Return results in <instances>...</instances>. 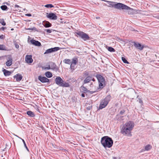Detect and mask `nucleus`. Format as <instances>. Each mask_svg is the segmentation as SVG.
<instances>
[{
    "label": "nucleus",
    "instance_id": "29",
    "mask_svg": "<svg viewBox=\"0 0 159 159\" xmlns=\"http://www.w3.org/2000/svg\"><path fill=\"white\" fill-rule=\"evenodd\" d=\"M1 9L2 10H7L8 9L6 5H2L1 7Z\"/></svg>",
    "mask_w": 159,
    "mask_h": 159
},
{
    "label": "nucleus",
    "instance_id": "2",
    "mask_svg": "<svg viewBox=\"0 0 159 159\" xmlns=\"http://www.w3.org/2000/svg\"><path fill=\"white\" fill-rule=\"evenodd\" d=\"M101 142L102 146L105 148H110L113 144L112 139L108 136H105L101 138Z\"/></svg>",
    "mask_w": 159,
    "mask_h": 159
},
{
    "label": "nucleus",
    "instance_id": "21",
    "mask_svg": "<svg viewBox=\"0 0 159 159\" xmlns=\"http://www.w3.org/2000/svg\"><path fill=\"white\" fill-rule=\"evenodd\" d=\"M80 89L82 90L83 92L84 93H86L88 92H89L85 87L83 86H82L80 87Z\"/></svg>",
    "mask_w": 159,
    "mask_h": 159
},
{
    "label": "nucleus",
    "instance_id": "18",
    "mask_svg": "<svg viewBox=\"0 0 159 159\" xmlns=\"http://www.w3.org/2000/svg\"><path fill=\"white\" fill-rule=\"evenodd\" d=\"M49 63V65L50 66L51 69L54 70H57L58 69L57 66L55 63L52 62H51Z\"/></svg>",
    "mask_w": 159,
    "mask_h": 159
},
{
    "label": "nucleus",
    "instance_id": "45",
    "mask_svg": "<svg viewBox=\"0 0 159 159\" xmlns=\"http://www.w3.org/2000/svg\"><path fill=\"white\" fill-rule=\"evenodd\" d=\"M4 36L3 35H2L0 36V39H3Z\"/></svg>",
    "mask_w": 159,
    "mask_h": 159
},
{
    "label": "nucleus",
    "instance_id": "24",
    "mask_svg": "<svg viewBox=\"0 0 159 159\" xmlns=\"http://www.w3.org/2000/svg\"><path fill=\"white\" fill-rule=\"evenodd\" d=\"M63 62L66 64H71V60L69 59H66L63 60Z\"/></svg>",
    "mask_w": 159,
    "mask_h": 159
},
{
    "label": "nucleus",
    "instance_id": "38",
    "mask_svg": "<svg viewBox=\"0 0 159 159\" xmlns=\"http://www.w3.org/2000/svg\"><path fill=\"white\" fill-rule=\"evenodd\" d=\"M125 112V111L124 110H123L120 111V114L121 115H123L124 113Z\"/></svg>",
    "mask_w": 159,
    "mask_h": 159
},
{
    "label": "nucleus",
    "instance_id": "31",
    "mask_svg": "<svg viewBox=\"0 0 159 159\" xmlns=\"http://www.w3.org/2000/svg\"><path fill=\"white\" fill-rule=\"evenodd\" d=\"M0 23L3 25H6V23L5 22L3 19H0Z\"/></svg>",
    "mask_w": 159,
    "mask_h": 159
},
{
    "label": "nucleus",
    "instance_id": "50",
    "mask_svg": "<svg viewBox=\"0 0 159 159\" xmlns=\"http://www.w3.org/2000/svg\"><path fill=\"white\" fill-rule=\"evenodd\" d=\"M11 30H14V29H13V28H12V29H11Z\"/></svg>",
    "mask_w": 159,
    "mask_h": 159
},
{
    "label": "nucleus",
    "instance_id": "12",
    "mask_svg": "<svg viewBox=\"0 0 159 159\" xmlns=\"http://www.w3.org/2000/svg\"><path fill=\"white\" fill-rule=\"evenodd\" d=\"M25 61L27 63H31L33 61L32 55H26L25 57Z\"/></svg>",
    "mask_w": 159,
    "mask_h": 159
},
{
    "label": "nucleus",
    "instance_id": "23",
    "mask_svg": "<svg viewBox=\"0 0 159 159\" xmlns=\"http://www.w3.org/2000/svg\"><path fill=\"white\" fill-rule=\"evenodd\" d=\"M45 75L48 78H51L52 77V75L51 72L47 71L45 73Z\"/></svg>",
    "mask_w": 159,
    "mask_h": 159
},
{
    "label": "nucleus",
    "instance_id": "28",
    "mask_svg": "<svg viewBox=\"0 0 159 159\" xmlns=\"http://www.w3.org/2000/svg\"><path fill=\"white\" fill-rule=\"evenodd\" d=\"M18 137L20 139L22 140V141H23V143H24V146H25V147L26 148V149L27 150V151H29V149H28V148L27 147V146H26V143H25V141L23 139H22L21 138H20V137H18Z\"/></svg>",
    "mask_w": 159,
    "mask_h": 159
},
{
    "label": "nucleus",
    "instance_id": "5",
    "mask_svg": "<svg viewBox=\"0 0 159 159\" xmlns=\"http://www.w3.org/2000/svg\"><path fill=\"white\" fill-rule=\"evenodd\" d=\"M99 83V87L100 88H103L104 86L105 80L104 78L100 75L97 74L96 76Z\"/></svg>",
    "mask_w": 159,
    "mask_h": 159
},
{
    "label": "nucleus",
    "instance_id": "16",
    "mask_svg": "<svg viewBox=\"0 0 159 159\" xmlns=\"http://www.w3.org/2000/svg\"><path fill=\"white\" fill-rule=\"evenodd\" d=\"M43 24L46 28H48L52 26V24L48 21L45 20L43 21Z\"/></svg>",
    "mask_w": 159,
    "mask_h": 159
},
{
    "label": "nucleus",
    "instance_id": "33",
    "mask_svg": "<svg viewBox=\"0 0 159 159\" xmlns=\"http://www.w3.org/2000/svg\"><path fill=\"white\" fill-rule=\"evenodd\" d=\"M122 61L125 63L129 64V62L127 61L126 59L124 57H122Z\"/></svg>",
    "mask_w": 159,
    "mask_h": 159
},
{
    "label": "nucleus",
    "instance_id": "22",
    "mask_svg": "<svg viewBox=\"0 0 159 159\" xmlns=\"http://www.w3.org/2000/svg\"><path fill=\"white\" fill-rule=\"evenodd\" d=\"M27 114L30 117H34L35 116L34 114L32 111H28L27 112Z\"/></svg>",
    "mask_w": 159,
    "mask_h": 159
},
{
    "label": "nucleus",
    "instance_id": "26",
    "mask_svg": "<svg viewBox=\"0 0 159 159\" xmlns=\"http://www.w3.org/2000/svg\"><path fill=\"white\" fill-rule=\"evenodd\" d=\"M152 147L150 145H147L145 147V149L146 151H148L151 149Z\"/></svg>",
    "mask_w": 159,
    "mask_h": 159
},
{
    "label": "nucleus",
    "instance_id": "20",
    "mask_svg": "<svg viewBox=\"0 0 159 159\" xmlns=\"http://www.w3.org/2000/svg\"><path fill=\"white\" fill-rule=\"evenodd\" d=\"M6 65L8 66H11L12 64V59L11 58L9 59L6 62Z\"/></svg>",
    "mask_w": 159,
    "mask_h": 159
},
{
    "label": "nucleus",
    "instance_id": "15",
    "mask_svg": "<svg viewBox=\"0 0 159 159\" xmlns=\"http://www.w3.org/2000/svg\"><path fill=\"white\" fill-rule=\"evenodd\" d=\"M30 42L32 44L36 46H39L41 45L40 43L38 41L32 39L30 40Z\"/></svg>",
    "mask_w": 159,
    "mask_h": 159
},
{
    "label": "nucleus",
    "instance_id": "47",
    "mask_svg": "<svg viewBox=\"0 0 159 159\" xmlns=\"http://www.w3.org/2000/svg\"><path fill=\"white\" fill-rule=\"evenodd\" d=\"M34 28H28L27 29V30H34Z\"/></svg>",
    "mask_w": 159,
    "mask_h": 159
},
{
    "label": "nucleus",
    "instance_id": "36",
    "mask_svg": "<svg viewBox=\"0 0 159 159\" xmlns=\"http://www.w3.org/2000/svg\"><path fill=\"white\" fill-rule=\"evenodd\" d=\"M84 74L85 76H89V73L88 72L85 71L84 72Z\"/></svg>",
    "mask_w": 159,
    "mask_h": 159
},
{
    "label": "nucleus",
    "instance_id": "3",
    "mask_svg": "<svg viewBox=\"0 0 159 159\" xmlns=\"http://www.w3.org/2000/svg\"><path fill=\"white\" fill-rule=\"evenodd\" d=\"M55 81L56 84L59 86L65 87L70 86L69 84L68 83L65 82L60 77L58 76L56 77Z\"/></svg>",
    "mask_w": 159,
    "mask_h": 159
},
{
    "label": "nucleus",
    "instance_id": "8",
    "mask_svg": "<svg viewBox=\"0 0 159 159\" xmlns=\"http://www.w3.org/2000/svg\"><path fill=\"white\" fill-rule=\"evenodd\" d=\"M78 62V58L75 57L72 59V61H71V64L70 65V68L71 69L74 70V67Z\"/></svg>",
    "mask_w": 159,
    "mask_h": 159
},
{
    "label": "nucleus",
    "instance_id": "32",
    "mask_svg": "<svg viewBox=\"0 0 159 159\" xmlns=\"http://www.w3.org/2000/svg\"><path fill=\"white\" fill-rule=\"evenodd\" d=\"M107 49L108 51L110 52H114L115 51V50L113 48L111 47H108Z\"/></svg>",
    "mask_w": 159,
    "mask_h": 159
},
{
    "label": "nucleus",
    "instance_id": "35",
    "mask_svg": "<svg viewBox=\"0 0 159 159\" xmlns=\"http://www.w3.org/2000/svg\"><path fill=\"white\" fill-rule=\"evenodd\" d=\"M52 48L53 50V52L57 51L60 49V48L58 47H54V48Z\"/></svg>",
    "mask_w": 159,
    "mask_h": 159
},
{
    "label": "nucleus",
    "instance_id": "51",
    "mask_svg": "<svg viewBox=\"0 0 159 159\" xmlns=\"http://www.w3.org/2000/svg\"><path fill=\"white\" fill-rule=\"evenodd\" d=\"M116 159V157H114V159Z\"/></svg>",
    "mask_w": 159,
    "mask_h": 159
},
{
    "label": "nucleus",
    "instance_id": "25",
    "mask_svg": "<svg viewBox=\"0 0 159 159\" xmlns=\"http://www.w3.org/2000/svg\"><path fill=\"white\" fill-rule=\"evenodd\" d=\"M53 52V50L52 48L48 49L47 50L46 52L44 53V54H48Z\"/></svg>",
    "mask_w": 159,
    "mask_h": 159
},
{
    "label": "nucleus",
    "instance_id": "34",
    "mask_svg": "<svg viewBox=\"0 0 159 159\" xmlns=\"http://www.w3.org/2000/svg\"><path fill=\"white\" fill-rule=\"evenodd\" d=\"M46 8H52L54 7V6L52 4H48L45 6Z\"/></svg>",
    "mask_w": 159,
    "mask_h": 159
},
{
    "label": "nucleus",
    "instance_id": "4",
    "mask_svg": "<svg viewBox=\"0 0 159 159\" xmlns=\"http://www.w3.org/2000/svg\"><path fill=\"white\" fill-rule=\"evenodd\" d=\"M111 96L110 95H107L105 98L101 102L99 109H102L105 108L110 101Z\"/></svg>",
    "mask_w": 159,
    "mask_h": 159
},
{
    "label": "nucleus",
    "instance_id": "1",
    "mask_svg": "<svg viewBox=\"0 0 159 159\" xmlns=\"http://www.w3.org/2000/svg\"><path fill=\"white\" fill-rule=\"evenodd\" d=\"M105 1L107 2L111 3L109 4V5L111 6L112 7H114L116 9H117L119 10L124 9L128 10V12L129 14V12H130V14L131 12H132L133 11V9H132L131 8L128 6L121 3H118L117 4H114V2L107 1Z\"/></svg>",
    "mask_w": 159,
    "mask_h": 159
},
{
    "label": "nucleus",
    "instance_id": "30",
    "mask_svg": "<svg viewBox=\"0 0 159 159\" xmlns=\"http://www.w3.org/2000/svg\"><path fill=\"white\" fill-rule=\"evenodd\" d=\"M42 68L43 69L45 70H49L51 69L50 66V65H48V66L47 67H45V66L42 67Z\"/></svg>",
    "mask_w": 159,
    "mask_h": 159
},
{
    "label": "nucleus",
    "instance_id": "10",
    "mask_svg": "<svg viewBox=\"0 0 159 159\" xmlns=\"http://www.w3.org/2000/svg\"><path fill=\"white\" fill-rule=\"evenodd\" d=\"M38 79L42 83H48L49 82V80L45 77L41 75L38 76Z\"/></svg>",
    "mask_w": 159,
    "mask_h": 159
},
{
    "label": "nucleus",
    "instance_id": "9",
    "mask_svg": "<svg viewBox=\"0 0 159 159\" xmlns=\"http://www.w3.org/2000/svg\"><path fill=\"white\" fill-rule=\"evenodd\" d=\"M125 127L129 129L131 131L134 126V123L131 121H129L127 122L124 125Z\"/></svg>",
    "mask_w": 159,
    "mask_h": 159
},
{
    "label": "nucleus",
    "instance_id": "11",
    "mask_svg": "<svg viewBox=\"0 0 159 159\" xmlns=\"http://www.w3.org/2000/svg\"><path fill=\"white\" fill-rule=\"evenodd\" d=\"M47 17L52 20H57V16L54 13H50L47 16Z\"/></svg>",
    "mask_w": 159,
    "mask_h": 159
},
{
    "label": "nucleus",
    "instance_id": "27",
    "mask_svg": "<svg viewBox=\"0 0 159 159\" xmlns=\"http://www.w3.org/2000/svg\"><path fill=\"white\" fill-rule=\"evenodd\" d=\"M0 50L6 51L7 50L6 47L3 45H0Z\"/></svg>",
    "mask_w": 159,
    "mask_h": 159
},
{
    "label": "nucleus",
    "instance_id": "14",
    "mask_svg": "<svg viewBox=\"0 0 159 159\" xmlns=\"http://www.w3.org/2000/svg\"><path fill=\"white\" fill-rule=\"evenodd\" d=\"M13 77L16 78V81H20L21 80L23 76L20 74L18 73L14 75Z\"/></svg>",
    "mask_w": 159,
    "mask_h": 159
},
{
    "label": "nucleus",
    "instance_id": "42",
    "mask_svg": "<svg viewBox=\"0 0 159 159\" xmlns=\"http://www.w3.org/2000/svg\"><path fill=\"white\" fill-rule=\"evenodd\" d=\"M25 15L26 16H31V15L30 14H25Z\"/></svg>",
    "mask_w": 159,
    "mask_h": 159
},
{
    "label": "nucleus",
    "instance_id": "48",
    "mask_svg": "<svg viewBox=\"0 0 159 159\" xmlns=\"http://www.w3.org/2000/svg\"><path fill=\"white\" fill-rule=\"evenodd\" d=\"M92 80L93 81H95V80L92 77V80Z\"/></svg>",
    "mask_w": 159,
    "mask_h": 159
},
{
    "label": "nucleus",
    "instance_id": "41",
    "mask_svg": "<svg viewBox=\"0 0 159 159\" xmlns=\"http://www.w3.org/2000/svg\"><path fill=\"white\" fill-rule=\"evenodd\" d=\"M139 103L142 104L143 103V101L142 99L141 98H139Z\"/></svg>",
    "mask_w": 159,
    "mask_h": 159
},
{
    "label": "nucleus",
    "instance_id": "19",
    "mask_svg": "<svg viewBox=\"0 0 159 159\" xmlns=\"http://www.w3.org/2000/svg\"><path fill=\"white\" fill-rule=\"evenodd\" d=\"M2 71L3 72L5 76H7L10 75L12 73V72L5 69H3L2 70Z\"/></svg>",
    "mask_w": 159,
    "mask_h": 159
},
{
    "label": "nucleus",
    "instance_id": "49",
    "mask_svg": "<svg viewBox=\"0 0 159 159\" xmlns=\"http://www.w3.org/2000/svg\"><path fill=\"white\" fill-rule=\"evenodd\" d=\"M90 92L92 94L94 93V92L93 91H90Z\"/></svg>",
    "mask_w": 159,
    "mask_h": 159
},
{
    "label": "nucleus",
    "instance_id": "39",
    "mask_svg": "<svg viewBox=\"0 0 159 159\" xmlns=\"http://www.w3.org/2000/svg\"><path fill=\"white\" fill-rule=\"evenodd\" d=\"M14 45H15V47L16 48H19V45H18V44H17L16 43H14Z\"/></svg>",
    "mask_w": 159,
    "mask_h": 159
},
{
    "label": "nucleus",
    "instance_id": "7",
    "mask_svg": "<svg viewBox=\"0 0 159 159\" xmlns=\"http://www.w3.org/2000/svg\"><path fill=\"white\" fill-rule=\"evenodd\" d=\"M131 131L129 129L123 125L121 129L120 132L124 135H127L130 133Z\"/></svg>",
    "mask_w": 159,
    "mask_h": 159
},
{
    "label": "nucleus",
    "instance_id": "40",
    "mask_svg": "<svg viewBox=\"0 0 159 159\" xmlns=\"http://www.w3.org/2000/svg\"><path fill=\"white\" fill-rule=\"evenodd\" d=\"M92 108V106H90L87 107V109L88 110H90Z\"/></svg>",
    "mask_w": 159,
    "mask_h": 159
},
{
    "label": "nucleus",
    "instance_id": "13",
    "mask_svg": "<svg viewBox=\"0 0 159 159\" xmlns=\"http://www.w3.org/2000/svg\"><path fill=\"white\" fill-rule=\"evenodd\" d=\"M134 45L137 49L140 50H142L144 48L143 46H142L140 43L137 42H134Z\"/></svg>",
    "mask_w": 159,
    "mask_h": 159
},
{
    "label": "nucleus",
    "instance_id": "44",
    "mask_svg": "<svg viewBox=\"0 0 159 159\" xmlns=\"http://www.w3.org/2000/svg\"><path fill=\"white\" fill-rule=\"evenodd\" d=\"M5 29V27H2V28H0V29L1 30H4Z\"/></svg>",
    "mask_w": 159,
    "mask_h": 159
},
{
    "label": "nucleus",
    "instance_id": "6",
    "mask_svg": "<svg viewBox=\"0 0 159 159\" xmlns=\"http://www.w3.org/2000/svg\"><path fill=\"white\" fill-rule=\"evenodd\" d=\"M76 34L84 41H86L89 39L90 37L89 35L83 32L79 31L76 32Z\"/></svg>",
    "mask_w": 159,
    "mask_h": 159
},
{
    "label": "nucleus",
    "instance_id": "37",
    "mask_svg": "<svg viewBox=\"0 0 159 159\" xmlns=\"http://www.w3.org/2000/svg\"><path fill=\"white\" fill-rule=\"evenodd\" d=\"M48 33H50L52 32V30L50 29H45L44 30Z\"/></svg>",
    "mask_w": 159,
    "mask_h": 159
},
{
    "label": "nucleus",
    "instance_id": "43",
    "mask_svg": "<svg viewBox=\"0 0 159 159\" xmlns=\"http://www.w3.org/2000/svg\"><path fill=\"white\" fill-rule=\"evenodd\" d=\"M15 7H17V8H19V7L20 8V7L19 5H17V4H16V5H15Z\"/></svg>",
    "mask_w": 159,
    "mask_h": 159
},
{
    "label": "nucleus",
    "instance_id": "17",
    "mask_svg": "<svg viewBox=\"0 0 159 159\" xmlns=\"http://www.w3.org/2000/svg\"><path fill=\"white\" fill-rule=\"evenodd\" d=\"M92 80V76H88L84 80L83 83V84H87L89 83Z\"/></svg>",
    "mask_w": 159,
    "mask_h": 159
},
{
    "label": "nucleus",
    "instance_id": "46",
    "mask_svg": "<svg viewBox=\"0 0 159 159\" xmlns=\"http://www.w3.org/2000/svg\"><path fill=\"white\" fill-rule=\"evenodd\" d=\"M81 95L83 97H85V94L84 93H82Z\"/></svg>",
    "mask_w": 159,
    "mask_h": 159
},
{
    "label": "nucleus",
    "instance_id": "52",
    "mask_svg": "<svg viewBox=\"0 0 159 159\" xmlns=\"http://www.w3.org/2000/svg\"><path fill=\"white\" fill-rule=\"evenodd\" d=\"M139 97V96H137V98H138V97Z\"/></svg>",
    "mask_w": 159,
    "mask_h": 159
}]
</instances>
